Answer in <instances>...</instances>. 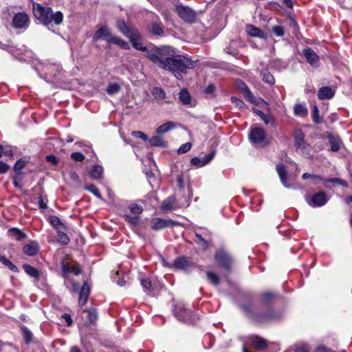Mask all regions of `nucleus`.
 I'll return each instance as SVG.
<instances>
[{
	"label": "nucleus",
	"mask_w": 352,
	"mask_h": 352,
	"mask_svg": "<svg viewBox=\"0 0 352 352\" xmlns=\"http://www.w3.org/2000/svg\"><path fill=\"white\" fill-rule=\"evenodd\" d=\"M129 38L135 50L146 52V56L151 61L159 67L172 72L178 80H182V74H186L187 69H192L197 65V60H192L183 56H174L175 52L169 46L148 49L139 41L138 31L135 32V36Z\"/></svg>",
	"instance_id": "1"
},
{
	"label": "nucleus",
	"mask_w": 352,
	"mask_h": 352,
	"mask_svg": "<svg viewBox=\"0 0 352 352\" xmlns=\"http://www.w3.org/2000/svg\"><path fill=\"white\" fill-rule=\"evenodd\" d=\"M32 9L34 16L44 25H58L63 22V14L60 11L54 12L51 8L42 6L39 3H34Z\"/></svg>",
	"instance_id": "2"
},
{
	"label": "nucleus",
	"mask_w": 352,
	"mask_h": 352,
	"mask_svg": "<svg viewBox=\"0 0 352 352\" xmlns=\"http://www.w3.org/2000/svg\"><path fill=\"white\" fill-rule=\"evenodd\" d=\"M173 312L178 320L184 323L192 324L194 323L197 319L196 316L192 313V310L186 308L183 303L175 305L173 309Z\"/></svg>",
	"instance_id": "3"
},
{
	"label": "nucleus",
	"mask_w": 352,
	"mask_h": 352,
	"mask_svg": "<svg viewBox=\"0 0 352 352\" xmlns=\"http://www.w3.org/2000/svg\"><path fill=\"white\" fill-rule=\"evenodd\" d=\"M248 138L251 144L254 146H263L265 145L266 131L264 129L254 125L250 129Z\"/></svg>",
	"instance_id": "4"
},
{
	"label": "nucleus",
	"mask_w": 352,
	"mask_h": 352,
	"mask_svg": "<svg viewBox=\"0 0 352 352\" xmlns=\"http://www.w3.org/2000/svg\"><path fill=\"white\" fill-rule=\"evenodd\" d=\"M61 68L60 66L56 63H50L48 62H41L39 63V67L36 69V71L39 74V75L42 77L41 73L45 75V78L49 77H54L58 78Z\"/></svg>",
	"instance_id": "5"
},
{
	"label": "nucleus",
	"mask_w": 352,
	"mask_h": 352,
	"mask_svg": "<svg viewBox=\"0 0 352 352\" xmlns=\"http://www.w3.org/2000/svg\"><path fill=\"white\" fill-rule=\"evenodd\" d=\"M214 259L220 267L228 272H231L233 258L227 251L223 249L217 250L214 254Z\"/></svg>",
	"instance_id": "6"
},
{
	"label": "nucleus",
	"mask_w": 352,
	"mask_h": 352,
	"mask_svg": "<svg viewBox=\"0 0 352 352\" xmlns=\"http://www.w3.org/2000/svg\"><path fill=\"white\" fill-rule=\"evenodd\" d=\"M329 200L327 194L320 191L314 194L311 197L307 198V202L313 208L321 207L325 205Z\"/></svg>",
	"instance_id": "7"
},
{
	"label": "nucleus",
	"mask_w": 352,
	"mask_h": 352,
	"mask_svg": "<svg viewBox=\"0 0 352 352\" xmlns=\"http://www.w3.org/2000/svg\"><path fill=\"white\" fill-rule=\"evenodd\" d=\"M29 22V16L25 12L16 13L12 19V25L16 29L26 30Z\"/></svg>",
	"instance_id": "8"
},
{
	"label": "nucleus",
	"mask_w": 352,
	"mask_h": 352,
	"mask_svg": "<svg viewBox=\"0 0 352 352\" xmlns=\"http://www.w3.org/2000/svg\"><path fill=\"white\" fill-rule=\"evenodd\" d=\"M179 16L186 22L192 23L196 18L195 12L189 7L178 6L176 8Z\"/></svg>",
	"instance_id": "9"
},
{
	"label": "nucleus",
	"mask_w": 352,
	"mask_h": 352,
	"mask_svg": "<svg viewBox=\"0 0 352 352\" xmlns=\"http://www.w3.org/2000/svg\"><path fill=\"white\" fill-rule=\"evenodd\" d=\"M184 206H188V204H180L177 201L176 197L174 195L170 196L165 199L162 205L161 210L163 212H167L168 211L180 208Z\"/></svg>",
	"instance_id": "10"
},
{
	"label": "nucleus",
	"mask_w": 352,
	"mask_h": 352,
	"mask_svg": "<svg viewBox=\"0 0 352 352\" xmlns=\"http://www.w3.org/2000/svg\"><path fill=\"white\" fill-rule=\"evenodd\" d=\"M302 55L305 58L307 62L313 67H318L319 66V56L310 47L305 48L302 51Z\"/></svg>",
	"instance_id": "11"
},
{
	"label": "nucleus",
	"mask_w": 352,
	"mask_h": 352,
	"mask_svg": "<svg viewBox=\"0 0 352 352\" xmlns=\"http://www.w3.org/2000/svg\"><path fill=\"white\" fill-rule=\"evenodd\" d=\"M116 27L126 37H133L135 36L138 30L133 27L127 25L123 19H118L116 21Z\"/></svg>",
	"instance_id": "12"
},
{
	"label": "nucleus",
	"mask_w": 352,
	"mask_h": 352,
	"mask_svg": "<svg viewBox=\"0 0 352 352\" xmlns=\"http://www.w3.org/2000/svg\"><path fill=\"white\" fill-rule=\"evenodd\" d=\"M176 225H177V223L170 219L155 218L152 220L151 229L153 230H160Z\"/></svg>",
	"instance_id": "13"
},
{
	"label": "nucleus",
	"mask_w": 352,
	"mask_h": 352,
	"mask_svg": "<svg viewBox=\"0 0 352 352\" xmlns=\"http://www.w3.org/2000/svg\"><path fill=\"white\" fill-rule=\"evenodd\" d=\"M113 36L111 34V32L109 28L104 26L99 28L94 34L93 40L94 41H98V39H103L109 43L111 42Z\"/></svg>",
	"instance_id": "14"
},
{
	"label": "nucleus",
	"mask_w": 352,
	"mask_h": 352,
	"mask_svg": "<svg viewBox=\"0 0 352 352\" xmlns=\"http://www.w3.org/2000/svg\"><path fill=\"white\" fill-rule=\"evenodd\" d=\"M281 184L287 188H291L292 185L288 182L287 170L286 166L283 164H278L276 167Z\"/></svg>",
	"instance_id": "15"
},
{
	"label": "nucleus",
	"mask_w": 352,
	"mask_h": 352,
	"mask_svg": "<svg viewBox=\"0 0 352 352\" xmlns=\"http://www.w3.org/2000/svg\"><path fill=\"white\" fill-rule=\"evenodd\" d=\"M147 31L156 36H162L164 34L163 24L160 21H152L146 26Z\"/></svg>",
	"instance_id": "16"
},
{
	"label": "nucleus",
	"mask_w": 352,
	"mask_h": 352,
	"mask_svg": "<svg viewBox=\"0 0 352 352\" xmlns=\"http://www.w3.org/2000/svg\"><path fill=\"white\" fill-rule=\"evenodd\" d=\"M89 294L90 287L87 283H84L79 294L78 305L80 307H82L87 303Z\"/></svg>",
	"instance_id": "17"
},
{
	"label": "nucleus",
	"mask_w": 352,
	"mask_h": 352,
	"mask_svg": "<svg viewBox=\"0 0 352 352\" xmlns=\"http://www.w3.org/2000/svg\"><path fill=\"white\" fill-rule=\"evenodd\" d=\"M39 250V245L36 241H32L25 245L23 248V252L28 256H34L37 254Z\"/></svg>",
	"instance_id": "18"
},
{
	"label": "nucleus",
	"mask_w": 352,
	"mask_h": 352,
	"mask_svg": "<svg viewBox=\"0 0 352 352\" xmlns=\"http://www.w3.org/2000/svg\"><path fill=\"white\" fill-rule=\"evenodd\" d=\"M336 94V91L330 87H322L318 92V98L320 100H329L332 98Z\"/></svg>",
	"instance_id": "19"
},
{
	"label": "nucleus",
	"mask_w": 352,
	"mask_h": 352,
	"mask_svg": "<svg viewBox=\"0 0 352 352\" xmlns=\"http://www.w3.org/2000/svg\"><path fill=\"white\" fill-rule=\"evenodd\" d=\"M297 152L301 155L305 157H311V147L307 142H304L302 143H298V144L295 145Z\"/></svg>",
	"instance_id": "20"
},
{
	"label": "nucleus",
	"mask_w": 352,
	"mask_h": 352,
	"mask_svg": "<svg viewBox=\"0 0 352 352\" xmlns=\"http://www.w3.org/2000/svg\"><path fill=\"white\" fill-rule=\"evenodd\" d=\"M209 235V232L207 230L203 232L198 230L195 231V236L197 239V243L203 248H206L208 245L207 239L210 238Z\"/></svg>",
	"instance_id": "21"
},
{
	"label": "nucleus",
	"mask_w": 352,
	"mask_h": 352,
	"mask_svg": "<svg viewBox=\"0 0 352 352\" xmlns=\"http://www.w3.org/2000/svg\"><path fill=\"white\" fill-rule=\"evenodd\" d=\"M251 344L257 350H264L267 346L266 340L257 336L251 338Z\"/></svg>",
	"instance_id": "22"
},
{
	"label": "nucleus",
	"mask_w": 352,
	"mask_h": 352,
	"mask_svg": "<svg viewBox=\"0 0 352 352\" xmlns=\"http://www.w3.org/2000/svg\"><path fill=\"white\" fill-rule=\"evenodd\" d=\"M177 123L173 122H167L156 129V133L159 135H162L171 130L175 129Z\"/></svg>",
	"instance_id": "23"
},
{
	"label": "nucleus",
	"mask_w": 352,
	"mask_h": 352,
	"mask_svg": "<svg viewBox=\"0 0 352 352\" xmlns=\"http://www.w3.org/2000/svg\"><path fill=\"white\" fill-rule=\"evenodd\" d=\"M173 265L175 267L179 270H186L190 266L189 261L185 256L175 258Z\"/></svg>",
	"instance_id": "24"
},
{
	"label": "nucleus",
	"mask_w": 352,
	"mask_h": 352,
	"mask_svg": "<svg viewBox=\"0 0 352 352\" xmlns=\"http://www.w3.org/2000/svg\"><path fill=\"white\" fill-rule=\"evenodd\" d=\"M252 111L255 114L261 118V120L265 122V124H268L270 123H273V124L274 123V120L271 115L265 114L262 111H261L258 109H256V108H252Z\"/></svg>",
	"instance_id": "25"
},
{
	"label": "nucleus",
	"mask_w": 352,
	"mask_h": 352,
	"mask_svg": "<svg viewBox=\"0 0 352 352\" xmlns=\"http://www.w3.org/2000/svg\"><path fill=\"white\" fill-rule=\"evenodd\" d=\"M179 101L184 105L190 104L191 102V97L188 91L184 88L182 89L179 93Z\"/></svg>",
	"instance_id": "26"
},
{
	"label": "nucleus",
	"mask_w": 352,
	"mask_h": 352,
	"mask_svg": "<svg viewBox=\"0 0 352 352\" xmlns=\"http://www.w3.org/2000/svg\"><path fill=\"white\" fill-rule=\"evenodd\" d=\"M294 113L296 116L303 118L307 115L308 110L304 104H296L294 107Z\"/></svg>",
	"instance_id": "27"
},
{
	"label": "nucleus",
	"mask_w": 352,
	"mask_h": 352,
	"mask_svg": "<svg viewBox=\"0 0 352 352\" xmlns=\"http://www.w3.org/2000/svg\"><path fill=\"white\" fill-rule=\"evenodd\" d=\"M336 184L344 187H347V183L346 181L340 178H330L324 179V186L326 188H329V184Z\"/></svg>",
	"instance_id": "28"
},
{
	"label": "nucleus",
	"mask_w": 352,
	"mask_h": 352,
	"mask_svg": "<svg viewBox=\"0 0 352 352\" xmlns=\"http://www.w3.org/2000/svg\"><path fill=\"white\" fill-rule=\"evenodd\" d=\"M149 142L153 146L166 147L167 146V143L159 135L150 138Z\"/></svg>",
	"instance_id": "29"
},
{
	"label": "nucleus",
	"mask_w": 352,
	"mask_h": 352,
	"mask_svg": "<svg viewBox=\"0 0 352 352\" xmlns=\"http://www.w3.org/2000/svg\"><path fill=\"white\" fill-rule=\"evenodd\" d=\"M9 234L17 241H21L26 237V234L16 228H10L8 230Z\"/></svg>",
	"instance_id": "30"
},
{
	"label": "nucleus",
	"mask_w": 352,
	"mask_h": 352,
	"mask_svg": "<svg viewBox=\"0 0 352 352\" xmlns=\"http://www.w3.org/2000/svg\"><path fill=\"white\" fill-rule=\"evenodd\" d=\"M50 223L56 230H64L65 226L60 219L56 216H50L49 218Z\"/></svg>",
	"instance_id": "31"
},
{
	"label": "nucleus",
	"mask_w": 352,
	"mask_h": 352,
	"mask_svg": "<svg viewBox=\"0 0 352 352\" xmlns=\"http://www.w3.org/2000/svg\"><path fill=\"white\" fill-rule=\"evenodd\" d=\"M57 241L59 243L66 245L69 242V238L63 230H57Z\"/></svg>",
	"instance_id": "32"
},
{
	"label": "nucleus",
	"mask_w": 352,
	"mask_h": 352,
	"mask_svg": "<svg viewBox=\"0 0 352 352\" xmlns=\"http://www.w3.org/2000/svg\"><path fill=\"white\" fill-rule=\"evenodd\" d=\"M103 168L101 166L96 165L90 170L91 177L94 179H98L102 177Z\"/></svg>",
	"instance_id": "33"
},
{
	"label": "nucleus",
	"mask_w": 352,
	"mask_h": 352,
	"mask_svg": "<svg viewBox=\"0 0 352 352\" xmlns=\"http://www.w3.org/2000/svg\"><path fill=\"white\" fill-rule=\"evenodd\" d=\"M246 30L248 33L252 36L262 37L263 32L261 29L254 27L252 25H248L246 26Z\"/></svg>",
	"instance_id": "34"
},
{
	"label": "nucleus",
	"mask_w": 352,
	"mask_h": 352,
	"mask_svg": "<svg viewBox=\"0 0 352 352\" xmlns=\"http://www.w3.org/2000/svg\"><path fill=\"white\" fill-rule=\"evenodd\" d=\"M23 268L29 276L36 278H38L39 272L36 268L28 264L23 265Z\"/></svg>",
	"instance_id": "35"
},
{
	"label": "nucleus",
	"mask_w": 352,
	"mask_h": 352,
	"mask_svg": "<svg viewBox=\"0 0 352 352\" xmlns=\"http://www.w3.org/2000/svg\"><path fill=\"white\" fill-rule=\"evenodd\" d=\"M63 270L65 273H73L75 275H79L81 273V269L76 266H71L65 263L63 265Z\"/></svg>",
	"instance_id": "36"
},
{
	"label": "nucleus",
	"mask_w": 352,
	"mask_h": 352,
	"mask_svg": "<svg viewBox=\"0 0 352 352\" xmlns=\"http://www.w3.org/2000/svg\"><path fill=\"white\" fill-rule=\"evenodd\" d=\"M206 276L208 281L214 286H218L220 283V278L217 274L212 272H208Z\"/></svg>",
	"instance_id": "37"
},
{
	"label": "nucleus",
	"mask_w": 352,
	"mask_h": 352,
	"mask_svg": "<svg viewBox=\"0 0 352 352\" xmlns=\"http://www.w3.org/2000/svg\"><path fill=\"white\" fill-rule=\"evenodd\" d=\"M328 139H329V144L331 145V150L332 151H338L340 146V139L337 138H335L334 136L333 135H329L328 137Z\"/></svg>",
	"instance_id": "38"
},
{
	"label": "nucleus",
	"mask_w": 352,
	"mask_h": 352,
	"mask_svg": "<svg viewBox=\"0 0 352 352\" xmlns=\"http://www.w3.org/2000/svg\"><path fill=\"white\" fill-rule=\"evenodd\" d=\"M262 79L264 82L270 84L274 85L275 82V79L274 76L269 72L267 69H263L261 72Z\"/></svg>",
	"instance_id": "39"
},
{
	"label": "nucleus",
	"mask_w": 352,
	"mask_h": 352,
	"mask_svg": "<svg viewBox=\"0 0 352 352\" xmlns=\"http://www.w3.org/2000/svg\"><path fill=\"white\" fill-rule=\"evenodd\" d=\"M110 43H115L125 50L129 49V45L126 41L116 36H113Z\"/></svg>",
	"instance_id": "40"
},
{
	"label": "nucleus",
	"mask_w": 352,
	"mask_h": 352,
	"mask_svg": "<svg viewBox=\"0 0 352 352\" xmlns=\"http://www.w3.org/2000/svg\"><path fill=\"white\" fill-rule=\"evenodd\" d=\"M123 217L125 221L132 226H136L139 223L140 217L138 216L124 214Z\"/></svg>",
	"instance_id": "41"
},
{
	"label": "nucleus",
	"mask_w": 352,
	"mask_h": 352,
	"mask_svg": "<svg viewBox=\"0 0 352 352\" xmlns=\"http://www.w3.org/2000/svg\"><path fill=\"white\" fill-rule=\"evenodd\" d=\"M0 262L6 265L12 272H17V267L14 265L9 259L6 256L0 255Z\"/></svg>",
	"instance_id": "42"
},
{
	"label": "nucleus",
	"mask_w": 352,
	"mask_h": 352,
	"mask_svg": "<svg viewBox=\"0 0 352 352\" xmlns=\"http://www.w3.org/2000/svg\"><path fill=\"white\" fill-rule=\"evenodd\" d=\"M21 329L23 336V338H24L25 342L28 344L30 343L32 340V337H33L32 333L25 326L21 327Z\"/></svg>",
	"instance_id": "43"
},
{
	"label": "nucleus",
	"mask_w": 352,
	"mask_h": 352,
	"mask_svg": "<svg viewBox=\"0 0 352 352\" xmlns=\"http://www.w3.org/2000/svg\"><path fill=\"white\" fill-rule=\"evenodd\" d=\"M129 209L132 214L138 216L142 212V207L138 204H133L129 206Z\"/></svg>",
	"instance_id": "44"
},
{
	"label": "nucleus",
	"mask_w": 352,
	"mask_h": 352,
	"mask_svg": "<svg viewBox=\"0 0 352 352\" xmlns=\"http://www.w3.org/2000/svg\"><path fill=\"white\" fill-rule=\"evenodd\" d=\"M276 296V294L273 292H265L261 296V301L263 304H268L271 302Z\"/></svg>",
	"instance_id": "45"
},
{
	"label": "nucleus",
	"mask_w": 352,
	"mask_h": 352,
	"mask_svg": "<svg viewBox=\"0 0 352 352\" xmlns=\"http://www.w3.org/2000/svg\"><path fill=\"white\" fill-rule=\"evenodd\" d=\"M85 190H88L91 193L94 194L96 197L99 198L100 199H103L99 190L97 188V187L95 185L91 184V185L85 186Z\"/></svg>",
	"instance_id": "46"
},
{
	"label": "nucleus",
	"mask_w": 352,
	"mask_h": 352,
	"mask_svg": "<svg viewBox=\"0 0 352 352\" xmlns=\"http://www.w3.org/2000/svg\"><path fill=\"white\" fill-rule=\"evenodd\" d=\"M305 133L301 130H296L294 133V140H295V145L298 144V143H302L305 141Z\"/></svg>",
	"instance_id": "47"
},
{
	"label": "nucleus",
	"mask_w": 352,
	"mask_h": 352,
	"mask_svg": "<svg viewBox=\"0 0 352 352\" xmlns=\"http://www.w3.org/2000/svg\"><path fill=\"white\" fill-rule=\"evenodd\" d=\"M312 119L315 124H320L322 122V118L319 116V109L316 105L313 107Z\"/></svg>",
	"instance_id": "48"
},
{
	"label": "nucleus",
	"mask_w": 352,
	"mask_h": 352,
	"mask_svg": "<svg viewBox=\"0 0 352 352\" xmlns=\"http://www.w3.org/2000/svg\"><path fill=\"white\" fill-rule=\"evenodd\" d=\"M120 89V86L118 83H111L108 85L107 92L110 95H113L118 93Z\"/></svg>",
	"instance_id": "49"
},
{
	"label": "nucleus",
	"mask_w": 352,
	"mask_h": 352,
	"mask_svg": "<svg viewBox=\"0 0 352 352\" xmlns=\"http://www.w3.org/2000/svg\"><path fill=\"white\" fill-rule=\"evenodd\" d=\"M153 94L155 97L160 99H164L166 97L165 91L160 87H155L153 91Z\"/></svg>",
	"instance_id": "50"
},
{
	"label": "nucleus",
	"mask_w": 352,
	"mask_h": 352,
	"mask_svg": "<svg viewBox=\"0 0 352 352\" xmlns=\"http://www.w3.org/2000/svg\"><path fill=\"white\" fill-rule=\"evenodd\" d=\"M190 163L192 165L197 167H201L206 165L204 158H199L197 157L192 158Z\"/></svg>",
	"instance_id": "51"
},
{
	"label": "nucleus",
	"mask_w": 352,
	"mask_h": 352,
	"mask_svg": "<svg viewBox=\"0 0 352 352\" xmlns=\"http://www.w3.org/2000/svg\"><path fill=\"white\" fill-rule=\"evenodd\" d=\"M142 286L148 291L147 293H150L151 292V281L149 278H143L141 280Z\"/></svg>",
	"instance_id": "52"
},
{
	"label": "nucleus",
	"mask_w": 352,
	"mask_h": 352,
	"mask_svg": "<svg viewBox=\"0 0 352 352\" xmlns=\"http://www.w3.org/2000/svg\"><path fill=\"white\" fill-rule=\"evenodd\" d=\"M272 32L273 33L278 36H282L284 35L285 30L283 26L280 25H276L272 28Z\"/></svg>",
	"instance_id": "53"
},
{
	"label": "nucleus",
	"mask_w": 352,
	"mask_h": 352,
	"mask_svg": "<svg viewBox=\"0 0 352 352\" xmlns=\"http://www.w3.org/2000/svg\"><path fill=\"white\" fill-rule=\"evenodd\" d=\"M231 101H232V104H234L235 106L238 107L239 109H243L245 107V102L242 100H241L238 98L232 97Z\"/></svg>",
	"instance_id": "54"
},
{
	"label": "nucleus",
	"mask_w": 352,
	"mask_h": 352,
	"mask_svg": "<svg viewBox=\"0 0 352 352\" xmlns=\"http://www.w3.org/2000/svg\"><path fill=\"white\" fill-rule=\"evenodd\" d=\"M25 162L22 160H17L14 165V170L15 172H20L21 169L25 166Z\"/></svg>",
	"instance_id": "55"
},
{
	"label": "nucleus",
	"mask_w": 352,
	"mask_h": 352,
	"mask_svg": "<svg viewBox=\"0 0 352 352\" xmlns=\"http://www.w3.org/2000/svg\"><path fill=\"white\" fill-rule=\"evenodd\" d=\"M71 158L76 162H82L85 159V156L80 152H74L72 153Z\"/></svg>",
	"instance_id": "56"
},
{
	"label": "nucleus",
	"mask_w": 352,
	"mask_h": 352,
	"mask_svg": "<svg viewBox=\"0 0 352 352\" xmlns=\"http://www.w3.org/2000/svg\"><path fill=\"white\" fill-rule=\"evenodd\" d=\"M192 146L191 143L186 142L184 144H182L179 148H178V153H185L188 152Z\"/></svg>",
	"instance_id": "57"
},
{
	"label": "nucleus",
	"mask_w": 352,
	"mask_h": 352,
	"mask_svg": "<svg viewBox=\"0 0 352 352\" xmlns=\"http://www.w3.org/2000/svg\"><path fill=\"white\" fill-rule=\"evenodd\" d=\"M133 136L139 138L144 141H146L148 140V136L143 132L140 131H135L131 133Z\"/></svg>",
	"instance_id": "58"
},
{
	"label": "nucleus",
	"mask_w": 352,
	"mask_h": 352,
	"mask_svg": "<svg viewBox=\"0 0 352 352\" xmlns=\"http://www.w3.org/2000/svg\"><path fill=\"white\" fill-rule=\"evenodd\" d=\"M45 159L47 162H50L54 165H56L58 163V160L54 155H48L45 157Z\"/></svg>",
	"instance_id": "59"
},
{
	"label": "nucleus",
	"mask_w": 352,
	"mask_h": 352,
	"mask_svg": "<svg viewBox=\"0 0 352 352\" xmlns=\"http://www.w3.org/2000/svg\"><path fill=\"white\" fill-rule=\"evenodd\" d=\"M8 168L9 166L6 163L0 161V174L6 173L8 171Z\"/></svg>",
	"instance_id": "60"
},
{
	"label": "nucleus",
	"mask_w": 352,
	"mask_h": 352,
	"mask_svg": "<svg viewBox=\"0 0 352 352\" xmlns=\"http://www.w3.org/2000/svg\"><path fill=\"white\" fill-rule=\"evenodd\" d=\"M238 86L241 91L247 92L248 95L252 94L251 92L249 91L248 86L244 82L240 81L238 83Z\"/></svg>",
	"instance_id": "61"
},
{
	"label": "nucleus",
	"mask_w": 352,
	"mask_h": 352,
	"mask_svg": "<svg viewBox=\"0 0 352 352\" xmlns=\"http://www.w3.org/2000/svg\"><path fill=\"white\" fill-rule=\"evenodd\" d=\"M214 154H215V152L214 151H212L210 153L205 155L203 158H204V161L205 162L206 164H207L208 162H210L212 158L214 157Z\"/></svg>",
	"instance_id": "62"
},
{
	"label": "nucleus",
	"mask_w": 352,
	"mask_h": 352,
	"mask_svg": "<svg viewBox=\"0 0 352 352\" xmlns=\"http://www.w3.org/2000/svg\"><path fill=\"white\" fill-rule=\"evenodd\" d=\"M38 206L41 209H46L47 208L46 200L42 197H39Z\"/></svg>",
	"instance_id": "63"
},
{
	"label": "nucleus",
	"mask_w": 352,
	"mask_h": 352,
	"mask_svg": "<svg viewBox=\"0 0 352 352\" xmlns=\"http://www.w3.org/2000/svg\"><path fill=\"white\" fill-rule=\"evenodd\" d=\"M89 320L91 321L95 320L97 318V315L94 309H90L88 311Z\"/></svg>",
	"instance_id": "64"
}]
</instances>
